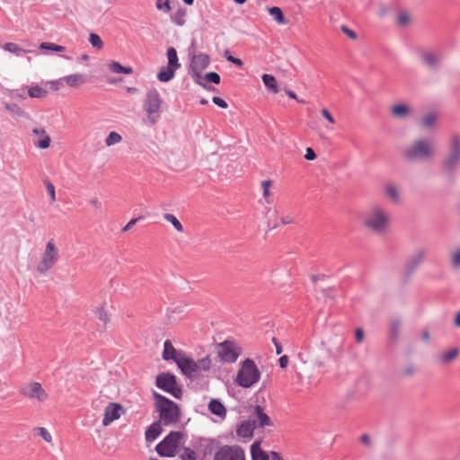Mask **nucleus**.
<instances>
[{
  "label": "nucleus",
  "instance_id": "32",
  "mask_svg": "<svg viewBox=\"0 0 460 460\" xmlns=\"http://www.w3.org/2000/svg\"><path fill=\"white\" fill-rule=\"evenodd\" d=\"M3 49H4L5 51H8V52H10V53H13V54L16 55L17 57H22V56H24L26 53H28V52H29L28 50H25V49H22V48H21V47H19L17 44L13 43V42L5 43V44L3 46Z\"/></svg>",
  "mask_w": 460,
  "mask_h": 460
},
{
  "label": "nucleus",
  "instance_id": "64",
  "mask_svg": "<svg viewBox=\"0 0 460 460\" xmlns=\"http://www.w3.org/2000/svg\"><path fill=\"white\" fill-rule=\"evenodd\" d=\"M270 456L271 460H284L280 454L276 451H270Z\"/></svg>",
  "mask_w": 460,
  "mask_h": 460
},
{
  "label": "nucleus",
  "instance_id": "51",
  "mask_svg": "<svg viewBox=\"0 0 460 460\" xmlns=\"http://www.w3.org/2000/svg\"><path fill=\"white\" fill-rule=\"evenodd\" d=\"M205 79L208 82L218 84L220 83V75L216 72H208L205 75Z\"/></svg>",
  "mask_w": 460,
  "mask_h": 460
},
{
  "label": "nucleus",
  "instance_id": "6",
  "mask_svg": "<svg viewBox=\"0 0 460 460\" xmlns=\"http://www.w3.org/2000/svg\"><path fill=\"white\" fill-rule=\"evenodd\" d=\"M176 364L181 373L187 377H192L203 371H208L211 367V361L208 357L195 361L187 357L185 353L180 356L178 360H176Z\"/></svg>",
  "mask_w": 460,
  "mask_h": 460
},
{
  "label": "nucleus",
  "instance_id": "5",
  "mask_svg": "<svg viewBox=\"0 0 460 460\" xmlns=\"http://www.w3.org/2000/svg\"><path fill=\"white\" fill-rule=\"evenodd\" d=\"M261 372L252 359L246 358L237 373L235 383L243 388H250L259 382Z\"/></svg>",
  "mask_w": 460,
  "mask_h": 460
},
{
  "label": "nucleus",
  "instance_id": "30",
  "mask_svg": "<svg viewBox=\"0 0 460 460\" xmlns=\"http://www.w3.org/2000/svg\"><path fill=\"white\" fill-rule=\"evenodd\" d=\"M166 56L168 59L167 66H171L172 68H175L176 70L181 67V63L179 62L177 51L174 48H168Z\"/></svg>",
  "mask_w": 460,
  "mask_h": 460
},
{
  "label": "nucleus",
  "instance_id": "11",
  "mask_svg": "<svg viewBox=\"0 0 460 460\" xmlns=\"http://www.w3.org/2000/svg\"><path fill=\"white\" fill-rule=\"evenodd\" d=\"M156 386L172 394L176 399H181L182 396V390L178 386L176 376L169 372H164L156 376Z\"/></svg>",
  "mask_w": 460,
  "mask_h": 460
},
{
  "label": "nucleus",
  "instance_id": "24",
  "mask_svg": "<svg viewBox=\"0 0 460 460\" xmlns=\"http://www.w3.org/2000/svg\"><path fill=\"white\" fill-rule=\"evenodd\" d=\"M208 410L214 415L218 417H225L226 415V410L224 404L217 399H212L208 403Z\"/></svg>",
  "mask_w": 460,
  "mask_h": 460
},
{
  "label": "nucleus",
  "instance_id": "26",
  "mask_svg": "<svg viewBox=\"0 0 460 460\" xmlns=\"http://www.w3.org/2000/svg\"><path fill=\"white\" fill-rule=\"evenodd\" d=\"M177 454L181 460H199L198 453L192 446L191 447H182L179 449Z\"/></svg>",
  "mask_w": 460,
  "mask_h": 460
},
{
  "label": "nucleus",
  "instance_id": "28",
  "mask_svg": "<svg viewBox=\"0 0 460 460\" xmlns=\"http://www.w3.org/2000/svg\"><path fill=\"white\" fill-rule=\"evenodd\" d=\"M175 72H176V69L172 68L169 66H162L160 68V71L157 74V79L160 82L167 83L174 77Z\"/></svg>",
  "mask_w": 460,
  "mask_h": 460
},
{
  "label": "nucleus",
  "instance_id": "38",
  "mask_svg": "<svg viewBox=\"0 0 460 460\" xmlns=\"http://www.w3.org/2000/svg\"><path fill=\"white\" fill-rule=\"evenodd\" d=\"M164 218L166 221L170 222L173 226V227L175 228L176 231H178V232L183 231V226H182L181 223L177 219V217L174 215L166 213L164 215Z\"/></svg>",
  "mask_w": 460,
  "mask_h": 460
},
{
  "label": "nucleus",
  "instance_id": "35",
  "mask_svg": "<svg viewBox=\"0 0 460 460\" xmlns=\"http://www.w3.org/2000/svg\"><path fill=\"white\" fill-rule=\"evenodd\" d=\"M385 192L387 194V196L394 202V203H399L400 202V194H399V191L397 190V188L393 185V184H389L385 187Z\"/></svg>",
  "mask_w": 460,
  "mask_h": 460
},
{
  "label": "nucleus",
  "instance_id": "23",
  "mask_svg": "<svg viewBox=\"0 0 460 460\" xmlns=\"http://www.w3.org/2000/svg\"><path fill=\"white\" fill-rule=\"evenodd\" d=\"M391 113L397 119H405L410 116L411 109L407 104H397L391 107Z\"/></svg>",
  "mask_w": 460,
  "mask_h": 460
},
{
  "label": "nucleus",
  "instance_id": "31",
  "mask_svg": "<svg viewBox=\"0 0 460 460\" xmlns=\"http://www.w3.org/2000/svg\"><path fill=\"white\" fill-rule=\"evenodd\" d=\"M187 10L180 7L174 13L171 15L172 22L177 26H183L186 22Z\"/></svg>",
  "mask_w": 460,
  "mask_h": 460
},
{
  "label": "nucleus",
  "instance_id": "19",
  "mask_svg": "<svg viewBox=\"0 0 460 460\" xmlns=\"http://www.w3.org/2000/svg\"><path fill=\"white\" fill-rule=\"evenodd\" d=\"M184 352L177 350L170 340H166L164 342V350L162 353V358L165 361L173 360L176 363V360L182 356Z\"/></svg>",
  "mask_w": 460,
  "mask_h": 460
},
{
  "label": "nucleus",
  "instance_id": "14",
  "mask_svg": "<svg viewBox=\"0 0 460 460\" xmlns=\"http://www.w3.org/2000/svg\"><path fill=\"white\" fill-rule=\"evenodd\" d=\"M214 460H245V455L240 447L225 445L215 452Z\"/></svg>",
  "mask_w": 460,
  "mask_h": 460
},
{
  "label": "nucleus",
  "instance_id": "53",
  "mask_svg": "<svg viewBox=\"0 0 460 460\" xmlns=\"http://www.w3.org/2000/svg\"><path fill=\"white\" fill-rule=\"evenodd\" d=\"M341 30L351 40H356L358 38L357 33L346 25H341Z\"/></svg>",
  "mask_w": 460,
  "mask_h": 460
},
{
  "label": "nucleus",
  "instance_id": "60",
  "mask_svg": "<svg viewBox=\"0 0 460 460\" xmlns=\"http://www.w3.org/2000/svg\"><path fill=\"white\" fill-rule=\"evenodd\" d=\"M355 337H356V341L358 343H361L364 340V332L361 328H358L356 330V334H355Z\"/></svg>",
  "mask_w": 460,
  "mask_h": 460
},
{
  "label": "nucleus",
  "instance_id": "17",
  "mask_svg": "<svg viewBox=\"0 0 460 460\" xmlns=\"http://www.w3.org/2000/svg\"><path fill=\"white\" fill-rule=\"evenodd\" d=\"M190 55L191 56L190 71L202 72L209 66L210 58L208 55L204 53L192 54L190 50Z\"/></svg>",
  "mask_w": 460,
  "mask_h": 460
},
{
  "label": "nucleus",
  "instance_id": "39",
  "mask_svg": "<svg viewBox=\"0 0 460 460\" xmlns=\"http://www.w3.org/2000/svg\"><path fill=\"white\" fill-rule=\"evenodd\" d=\"M437 119V116L435 113H428L424 115L421 119V123L424 128H430L434 126Z\"/></svg>",
  "mask_w": 460,
  "mask_h": 460
},
{
  "label": "nucleus",
  "instance_id": "34",
  "mask_svg": "<svg viewBox=\"0 0 460 460\" xmlns=\"http://www.w3.org/2000/svg\"><path fill=\"white\" fill-rule=\"evenodd\" d=\"M64 80L69 86L75 87L84 82V75L81 74H73L63 77Z\"/></svg>",
  "mask_w": 460,
  "mask_h": 460
},
{
  "label": "nucleus",
  "instance_id": "50",
  "mask_svg": "<svg viewBox=\"0 0 460 460\" xmlns=\"http://www.w3.org/2000/svg\"><path fill=\"white\" fill-rule=\"evenodd\" d=\"M95 314L100 321H102L104 324H106L110 318L108 313L104 310L103 307H99L95 311Z\"/></svg>",
  "mask_w": 460,
  "mask_h": 460
},
{
  "label": "nucleus",
  "instance_id": "55",
  "mask_svg": "<svg viewBox=\"0 0 460 460\" xmlns=\"http://www.w3.org/2000/svg\"><path fill=\"white\" fill-rule=\"evenodd\" d=\"M212 102L222 109H226L228 107L226 102L220 97L214 96Z\"/></svg>",
  "mask_w": 460,
  "mask_h": 460
},
{
  "label": "nucleus",
  "instance_id": "2",
  "mask_svg": "<svg viewBox=\"0 0 460 460\" xmlns=\"http://www.w3.org/2000/svg\"><path fill=\"white\" fill-rule=\"evenodd\" d=\"M153 396L156 402V410L159 412V421L164 426L175 425L181 419L180 407L169 398L154 392Z\"/></svg>",
  "mask_w": 460,
  "mask_h": 460
},
{
  "label": "nucleus",
  "instance_id": "47",
  "mask_svg": "<svg viewBox=\"0 0 460 460\" xmlns=\"http://www.w3.org/2000/svg\"><path fill=\"white\" fill-rule=\"evenodd\" d=\"M42 138L38 140V141H35L34 142V145L39 147V148H41V149H46L50 145V137L46 134L44 136H41Z\"/></svg>",
  "mask_w": 460,
  "mask_h": 460
},
{
  "label": "nucleus",
  "instance_id": "62",
  "mask_svg": "<svg viewBox=\"0 0 460 460\" xmlns=\"http://www.w3.org/2000/svg\"><path fill=\"white\" fill-rule=\"evenodd\" d=\"M322 115L328 120L330 121L331 123H334L335 120L333 119V117L332 116V114L329 112V111L327 109H323L322 110Z\"/></svg>",
  "mask_w": 460,
  "mask_h": 460
},
{
  "label": "nucleus",
  "instance_id": "22",
  "mask_svg": "<svg viewBox=\"0 0 460 460\" xmlns=\"http://www.w3.org/2000/svg\"><path fill=\"white\" fill-rule=\"evenodd\" d=\"M252 421H254L255 427H265L270 425V420L269 416L263 411L261 406H256L255 414Z\"/></svg>",
  "mask_w": 460,
  "mask_h": 460
},
{
  "label": "nucleus",
  "instance_id": "3",
  "mask_svg": "<svg viewBox=\"0 0 460 460\" xmlns=\"http://www.w3.org/2000/svg\"><path fill=\"white\" fill-rule=\"evenodd\" d=\"M435 155V147L429 138L422 137L413 141L402 151V156L409 162L427 161Z\"/></svg>",
  "mask_w": 460,
  "mask_h": 460
},
{
  "label": "nucleus",
  "instance_id": "56",
  "mask_svg": "<svg viewBox=\"0 0 460 460\" xmlns=\"http://www.w3.org/2000/svg\"><path fill=\"white\" fill-rule=\"evenodd\" d=\"M261 186L263 189V197L268 198L270 196V188L271 186V181L269 180L263 181Z\"/></svg>",
  "mask_w": 460,
  "mask_h": 460
},
{
  "label": "nucleus",
  "instance_id": "21",
  "mask_svg": "<svg viewBox=\"0 0 460 460\" xmlns=\"http://www.w3.org/2000/svg\"><path fill=\"white\" fill-rule=\"evenodd\" d=\"M163 425L164 424L159 420L153 422L146 430V440L147 442H153L163 432Z\"/></svg>",
  "mask_w": 460,
  "mask_h": 460
},
{
  "label": "nucleus",
  "instance_id": "16",
  "mask_svg": "<svg viewBox=\"0 0 460 460\" xmlns=\"http://www.w3.org/2000/svg\"><path fill=\"white\" fill-rule=\"evenodd\" d=\"M122 411H123V408H122L121 404L117 403V402H110L104 410L102 425L107 427L112 421L119 419Z\"/></svg>",
  "mask_w": 460,
  "mask_h": 460
},
{
  "label": "nucleus",
  "instance_id": "36",
  "mask_svg": "<svg viewBox=\"0 0 460 460\" xmlns=\"http://www.w3.org/2000/svg\"><path fill=\"white\" fill-rule=\"evenodd\" d=\"M269 13L271 16H273V18L275 19V21L278 23H279V24L285 23V16L279 7L273 6L271 8H270Z\"/></svg>",
  "mask_w": 460,
  "mask_h": 460
},
{
  "label": "nucleus",
  "instance_id": "9",
  "mask_svg": "<svg viewBox=\"0 0 460 460\" xmlns=\"http://www.w3.org/2000/svg\"><path fill=\"white\" fill-rule=\"evenodd\" d=\"M59 260V252L53 240L47 243L45 250L41 254L40 260L36 267L37 271L41 274H47Z\"/></svg>",
  "mask_w": 460,
  "mask_h": 460
},
{
  "label": "nucleus",
  "instance_id": "46",
  "mask_svg": "<svg viewBox=\"0 0 460 460\" xmlns=\"http://www.w3.org/2000/svg\"><path fill=\"white\" fill-rule=\"evenodd\" d=\"M155 6L164 13H169L172 9L169 0H156Z\"/></svg>",
  "mask_w": 460,
  "mask_h": 460
},
{
  "label": "nucleus",
  "instance_id": "25",
  "mask_svg": "<svg viewBox=\"0 0 460 460\" xmlns=\"http://www.w3.org/2000/svg\"><path fill=\"white\" fill-rule=\"evenodd\" d=\"M459 354V349L455 348L442 352L437 357V360L441 364H448L454 361Z\"/></svg>",
  "mask_w": 460,
  "mask_h": 460
},
{
  "label": "nucleus",
  "instance_id": "44",
  "mask_svg": "<svg viewBox=\"0 0 460 460\" xmlns=\"http://www.w3.org/2000/svg\"><path fill=\"white\" fill-rule=\"evenodd\" d=\"M402 323L399 319H394L390 323V332L394 338H396L399 334Z\"/></svg>",
  "mask_w": 460,
  "mask_h": 460
},
{
  "label": "nucleus",
  "instance_id": "33",
  "mask_svg": "<svg viewBox=\"0 0 460 460\" xmlns=\"http://www.w3.org/2000/svg\"><path fill=\"white\" fill-rule=\"evenodd\" d=\"M109 68L111 72L116 74H126L129 75L133 73V69L131 66H123L119 62L112 61L109 65Z\"/></svg>",
  "mask_w": 460,
  "mask_h": 460
},
{
  "label": "nucleus",
  "instance_id": "43",
  "mask_svg": "<svg viewBox=\"0 0 460 460\" xmlns=\"http://www.w3.org/2000/svg\"><path fill=\"white\" fill-rule=\"evenodd\" d=\"M4 109L13 115L21 117L24 115V111L17 104L14 103H4Z\"/></svg>",
  "mask_w": 460,
  "mask_h": 460
},
{
  "label": "nucleus",
  "instance_id": "41",
  "mask_svg": "<svg viewBox=\"0 0 460 460\" xmlns=\"http://www.w3.org/2000/svg\"><path fill=\"white\" fill-rule=\"evenodd\" d=\"M40 49H44V50H49V51H57V52H63L66 49L65 47L57 45V44L51 43V42H42L40 45Z\"/></svg>",
  "mask_w": 460,
  "mask_h": 460
},
{
  "label": "nucleus",
  "instance_id": "1",
  "mask_svg": "<svg viewBox=\"0 0 460 460\" xmlns=\"http://www.w3.org/2000/svg\"><path fill=\"white\" fill-rule=\"evenodd\" d=\"M363 225L376 234H385L390 226L386 209L379 204H372L363 215Z\"/></svg>",
  "mask_w": 460,
  "mask_h": 460
},
{
  "label": "nucleus",
  "instance_id": "13",
  "mask_svg": "<svg viewBox=\"0 0 460 460\" xmlns=\"http://www.w3.org/2000/svg\"><path fill=\"white\" fill-rule=\"evenodd\" d=\"M20 394L23 396L44 402L48 399V394L39 382H31L21 386Z\"/></svg>",
  "mask_w": 460,
  "mask_h": 460
},
{
  "label": "nucleus",
  "instance_id": "42",
  "mask_svg": "<svg viewBox=\"0 0 460 460\" xmlns=\"http://www.w3.org/2000/svg\"><path fill=\"white\" fill-rule=\"evenodd\" d=\"M191 77H192V79L194 80V82L196 84H198L199 85H200L204 89H207V90H211L212 89L211 86H208L207 84L204 82V79H203V77L201 75V72L191 71Z\"/></svg>",
  "mask_w": 460,
  "mask_h": 460
},
{
  "label": "nucleus",
  "instance_id": "63",
  "mask_svg": "<svg viewBox=\"0 0 460 460\" xmlns=\"http://www.w3.org/2000/svg\"><path fill=\"white\" fill-rule=\"evenodd\" d=\"M452 262L455 267L460 266V252H456L452 257Z\"/></svg>",
  "mask_w": 460,
  "mask_h": 460
},
{
  "label": "nucleus",
  "instance_id": "37",
  "mask_svg": "<svg viewBox=\"0 0 460 460\" xmlns=\"http://www.w3.org/2000/svg\"><path fill=\"white\" fill-rule=\"evenodd\" d=\"M47 91L39 85L31 86L28 94L31 98H42L46 95Z\"/></svg>",
  "mask_w": 460,
  "mask_h": 460
},
{
  "label": "nucleus",
  "instance_id": "4",
  "mask_svg": "<svg viewBox=\"0 0 460 460\" xmlns=\"http://www.w3.org/2000/svg\"><path fill=\"white\" fill-rule=\"evenodd\" d=\"M164 101L155 88L149 89L145 96L143 110L146 113V123L154 126L161 118Z\"/></svg>",
  "mask_w": 460,
  "mask_h": 460
},
{
  "label": "nucleus",
  "instance_id": "20",
  "mask_svg": "<svg viewBox=\"0 0 460 460\" xmlns=\"http://www.w3.org/2000/svg\"><path fill=\"white\" fill-rule=\"evenodd\" d=\"M255 428L254 421H252V420H244L238 425L236 434L243 438H250L252 437Z\"/></svg>",
  "mask_w": 460,
  "mask_h": 460
},
{
  "label": "nucleus",
  "instance_id": "48",
  "mask_svg": "<svg viewBox=\"0 0 460 460\" xmlns=\"http://www.w3.org/2000/svg\"><path fill=\"white\" fill-rule=\"evenodd\" d=\"M89 41L93 47L97 48L99 49H102L103 46L102 39L100 38L99 35H97L95 33L90 34Z\"/></svg>",
  "mask_w": 460,
  "mask_h": 460
},
{
  "label": "nucleus",
  "instance_id": "12",
  "mask_svg": "<svg viewBox=\"0 0 460 460\" xmlns=\"http://www.w3.org/2000/svg\"><path fill=\"white\" fill-rule=\"evenodd\" d=\"M240 352V349L230 341H225L217 345V355L223 363H234Z\"/></svg>",
  "mask_w": 460,
  "mask_h": 460
},
{
  "label": "nucleus",
  "instance_id": "45",
  "mask_svg": "<svg viewBox=\"0 0 460 460\" xmlns=\"http://www.w3.org/2000/svg\"><path fill=\"white\" fill-rule=\"evenodd\" d=\"M35 433L41 437L48 443L52 441V437L46 428L39 427L35 429Z\"/></svg>",
  "mask_w": 460,
  "mask_h": 460
},
{
  "label": "nucleus",
  "instance_id": "54",
  "mask_svg": "<svg viewBox=\"0 0 460 460\" xmlns=\"http://www.w3.org/2000/svg\"><path fill=\"white\" fill-rule=\"evenodd\" d=\"M410 17L407 13H402L399 14L397 23L399 26H405L408 24Z\"/></svg>",
  "mask_w": 460,
  "mask_h": 460
},
{
  "label": "nucleus",
  "instance_id": "49",
  "mask_svg": "<svg viewBox=\"0 0 460 460\" xmlns=\"http://www.w3.org/2000/svg\"><path fill=\"white\" fill-rule=\"evenodd\" d=\"M44 184L46 186L47 192L50 197V202L54 203L56 201L55 186L49 181H45Z\"/></svg>",
  "mask_w": 460,
  "mask_h": 460
},
{
  "label": "nucleus",
  "instance_id": "57",
  "mask_svg": "<svg viewBox=\"0 0 460 460\" xmlns=\"http://www.w3.org/2000/svg\"><path fill=\"white\" fill-rule=\"evenodd\" d=\"M305 158L308 161H313L316 158V154L313 148H311V147L306 148Z\"/></svg>",
  "mask_w": 460,
  "mask_h": 460
},
{
  "label": "nucleus",
  "instance_id": "8",
  "mask_svg": "<svg viewBox=\"0 0 460 460\" xmlns=\"http://www.w3.org/2000/svg\"><path fill=\"white\" fill-rule=\"evenodd\" d=\"M183 434L181 431H171L156 447V453L162 457H173L178 450Z\"/></svg>",
  "mask_w": 460,
  "mask_h": 460
},
{
  "label": "nucleus",
  "instance_id": "27",
  "mask_svg": "<svg viewBox=\"0 0 460 460\" xmlns=\"http://www.w3.org/2000/svg\"><path fill=\"white\" fill-rule=\"evenodd\" d=\"M252 460H270V456L261 449L259 442H255L251 446Z\"/></svg>",
  "mask_w": 460,
  "mask_h": 460
},
{
  "label": "nucleus",
  "instance_id": "7",
  "mask_svg": "<svg viewBox=\"0 0 460 460\" xmlns=\"http://www.w3.org/2000/svg\"><path fill=\"white\" fill-rule=\"evenodd\" d=\"M460 165V137L454 135L449 141L448 149L442 160V168L453 175Z\"/></svg>",
  "mask_w": 460,
  "mask_h": 460
},
{
  "label": "nucleus",
  "instance_id": "61",
  "mask_svg": "<svg viewBox=\"0 0 460 460\" xmlns=\"http://www.w3.org/2000/svg\"><path fill=\"white\" fill-rule=\"evenodd\" d=\"M288 361H289V359H288V357L287 355H284V356L280 357L279 359V367L281 368H286L288 367Z\"/></svg>",
  "mask_w": 460,
  "mask_h": 460
},
{
  "label": "nucleus",
  "instance_id": "15",
  "mask_svg": "<svg viewBox=\"0 0 460 460\" xmlns=\"http://www.w3.org/2000/svg\"><path fill=\"white\" fill-rule=\"evenodd\" d=\"M421 63L430 70H438L443 60V54L430 50H420L419 52Z\"/></svg>",
  "mask_w": 460,
  "mask_h": 460
},
{
  "label": "nucleus",
  "instance_id": "52",
  "mask_svg": "<svg viewBox=\"0 0 460 460\" xmlns=\"http://www.w3.org/2000/svg\"><path fill=\"white\" fill-rule=\"evenodd\" d=\"M225 58H226L227 61H229L238 66H242L243 65V63L241 59L233 57L232 55L229 54V51H227V50L225 52Z\"/></svg>",
  "mask_w": 460,
  "mask_h": 460
},
{
  "label": "nucleus",
  "instance_id": "59",
  "mask_svg": "<svg viewBox=\"0 0 460 460\" xmlns=\"http://www.w3.org/2000/svg\"><path fill=\"white\" fill-rule=\"evenodd\" d=\"M415 372H416V367L413 365H409V366L405 367L403 369V373L406 376H412L415 374Z\"/></svg>",
  "mask_w": 460,
  "mask_h": 460
},
{
  "label": "nucleus",
  "instance_id": "40",
  "mask_svg": "<svg viewBox=\"0 0 460 460\" xmlns=\"http://www.w3.org/2000/svg\"><path fill=\"white\" fill-rule=\"evenodd\" d=\"M121 140H122V137L119 133H117L115 131H111L106 137L105 144L108 146H111L113 145L119 143Z\"/></svg>",
  "mask_w": 460,
  "mask_h": 460
},
{
  "label": "nucleus",
  "instance_id": "10",
  "mask_svg": "<svg viewBox=\"0 0 460 460\" xmlns=\"http://www.w3.org/2000/svg\"><path fill=\"white\" fill-rule=\"evenodd\" d=\"M191 446L198 453L199 460H209L211 456L220 447L216 439L208 438H196L191 441Z\"/></svg>",
  "mask_w": 460,
  "mask_h": 460
},
{
  "label": "nucleus",
  "instance_id": "58",
  "mask_svg": "<svg viewBox=\"0 0 460 460\" xmlns=\"http://www.w3.org/2000/svg\"><path fill=\"white\" fill-rule=\"evenodd\" d=\"M141 218H142V217H137V218H133V219H131V220H130V221H129V222H128V224L123 227V229H122V230H123L124 232L128 231V230H129V229H131V227H132L133 226H135V225H136V223H137V222H138Z\"/></svg>",
  "mask_w": 460,
  "mask_h": 460
},
{
  "label": "nucleus",
  "instance_id": "18",
  "mask_svg": "<svg viewBox=\"0 0 460 460\" xmlns=\"http://www.w3.org/2000/svg\"><path fill=\"white\" fill-rule=\"evenodd\" d=\"M426 252L424 250H420L411 256L405 265V270L409 274L413 273L425 259Z\"/></svg>",
  "mask_w": 460,
  "mask_h": 460
},
{
  "label": "nucleus",
  "instance_id": "29",
  "mask_svg": "<svg viewBox=\"0 0 460 460\" xmlns=\"http://www.w3.org/2000/svg\"><path fill=\"white\" fill-rule=\"evenodd\" d=\"M262 82L265 86L273 93H278L279 92V88L277 83L276 78L269 74H263L261 76Z\"/></svg>",
  "mask_w": 460,
  "mask_h": 460
}]
</instances>
